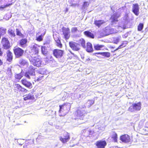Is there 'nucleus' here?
Returning a JSON list of instances; mask_svg holds the SVG:
<instances>
[{
    "instance_id": "e433bc0d",
    "label": "nucleus",
    "mask_w": 148,
    "mask_h": 148,
    "mask_svg": "<svg viewBox=\"0 0 148 148\" xmlns=\"http://www.w3.org/2000/svg\"><path fill=\"white\" fill-rule=\"evenodd\" d=\"M19 64L21 65L22 66H24L26 65H28V63L27 62L23 60H21L19 62Z\"/></svg>"
},
{
    "instance_id": "864d4df0",
    "label": "nucleus",
    "mask_w": 148,
    "mask_h": 148,
    "mask_svg": "<svg viewBox=\"0 0 148 148\" xmlns=\"http://www.w3.org/2000/svg\"><path fill=\"white\" fill-rule=\"evenodd\" d=\"M68 11V9L67 8L66 9V12H67Z\"/></svg>"
},
{
    "instance_id": "dca6fc26",
    "label": "nucleus",
    "mask_w": 148,
    "mask_h": 148,
    "mask_svg": "<svg viewBox=\"0 0 148 148\" xmlns=\"http://www.w3.org/2000/svg\"><path fill=\"white\" fill-rule=\"evenodd\" d=\"M38 47H40V46H37L36 45L33 46L31 50L32 52V56L33 55V56H35V55H38L39 52V49Z\"/></svg>"
},
{
    "instance_id": "0eeeda50",
    "label": "nucleus",
    "mask_w": 148,
    "mask_h": 148,
    "mask_svg": "<svg viewBox=\"0 0 148 148\" xmlns=\"http://www.w3.org/2000/svg\"><path fill=\"white\" fill-rule=\"evenodd\" d=\"M13 51L16 58H19L23 56L24 53V51L19 47L14 48Z\"/></svg>"
},
{
    "instance_id": "6e6552de",
    "label": "nucleus",
    "mask_w": 148,
    "mask_h": 148,
    "mask_svg": "<svg viewBox=\"0 0 148 148\" xmlns=\"http://www.w3.org/2000/svg\"><path fill=\"white\" fill-rule=\"evenodd\" d=\"M14 90L15 92L17 93L20 92H26L27 91L26 89L18 84H15Z\"/></svg>"
},
{
    "instance_id": "a878e982",
    "label": "nucleus",
    "mask_w": 148,
    "mask_h": 148,
    "mask_svg": "<svg viewBox=\"0 0 148 148\" xmlns=\"http://www.w3.org/2000/svg\"><path fill=\"white\" fill-rule=\"evenodd\" d=\"M84 34L87 36L92 38H94V34L89 31H85L84 32Z\"/></svg>"
},
{
    "instance_id": "4be33fe9",
    "label": "nucleus",
    "mask_w": 148,
    "mask_h": 148,
    "mask_svg": "<svg viewBox=\"0 0 148 148\" xmlns=\"http://www.w3.org/2000/svg\"><path fill=\"white\" fill-rule=\"evenodd\" d=\"M54 39L56 43V45L59 48H62V44L59 38L54 37Z\"/></svg>"
},
{
    "instance_id": "bb28decb",
    "label": "nucleus",
    "mask_w": 148,
    "mask_h": 148,
    "mask_svg": "<svg viewBox=\"0 0 148 148\" xmlns=\"http://www.w3.org/2000/svg\"><path fill=\"white\" fill-rule=\"evenodd\" d=\"M104 47V46L103 45H100L99 44L95 45L94 46L95 49L97 51L101 50Z\"/></svg>"
},
{
    "instance_id": "412c9836",
    "label": "nucleus",
    "mask_w": 148,
    "mask_h": 148,
    "mask_svg": "<svg viewBox=\"0 0 148 148\" xmlns=\"http://www.w3.org/2000/svg\"><path fill=\"white\" fill-rule=\"evenodd\" d=\"M86 48V51L88 52H91L93 51L92 44L90 42H88L87 43Z\"/></svg>"
},
{
    "instance_id": "20e7f679",
    "label": "nucleus",
    "mask_w": 148,
    "mask_h": 148,
    "mask_svg": "<svg viewBox=\"0 0 148 148\" xmlns=\"http://www.w3.org/2000/svg\"><path fill=\"white\" fill-rule=\"evenodd\" d=\"M1 44L3 49L7 50L10 49L11 46L8 38L4 37L2 38L1 41Z\"/></svg>"
},
{
    "instance_id": "6e6d98bb",
    "label": "nucleus",
    "mask_w": 148,
    "mask_h": 148,
    "mask_svg": "<svg viewBox=\"0 0 148 148\" xmlns=\"http://www.w3.org/2000/svg\"><path fill=\"white\" fill-rule=\"evenodd\" d=\"M82 115H83V114L82 113L80 115H81V116H82Z\"/></svg>"
},
{
    "instance_id": "5701e85b",
    "label": "nucleus",
    "mask_w": 148,
    "mask_h": 148,
    "mask_svg": "<svg viewBox=\"0 0 148 148\" xmlns=\"http://www.w3.org/2000/svg\"><path fill=\"white\" fill-rule=\"evenodd\" d=\"M34 71V69H33V71L32 72H31L30 71H28L27 72H26L25 73L24 76L28 79H30V77L29 76V75H32L35 73Z\"/></svg>"
},
{
    "instance_id": "9d476101",
    "label": "nucleus",
    "mask_w": 148,
    "mask_h": 148,
    "mask_svg": "<svg viewBox=\"0 0 148 148\" xmlns=\"http://www.w3.org/2000/svg\"><path fill=\"white\" fill-rule=\"evenodd\" d=\"M120 139L122 142L125 143H129L131 140L130 137L126 134L121 135L120 137Z\"/></svg>"
},
{
    "instance_id": "37998d69",
    "label": "nucleus",
    "mask_w": 148,
    "mask_h": 148,
    "mask_svg": "<svg viewBox=\"0 0 148 148\" xmlns=\"http://www.w3.org/2000/svg\"><path fill=\"white\" fill-rule=\"evenodd\" d=\"M89 5V4L87 2L85 1L84 2L83 6L84 7H87Z\"/></svg>"
},
{
    "instance_id": "423d86ee",
    "label": "nucleus",
    "mask_w": 148,
    "mask_h": 148,
    "mask_svg": "<svg viewBox=\"0 0 148 148\" xmlns=\"http://www.w3.org/2000/svg\"><path fill=\"white\" fill-rule=\"evenodd\" d=\"M69 44V47L74 51H78L81 49L79 44L75 42L70 41Z\"/></svg>"
},
{
    "instance_id": "09e8293b",
    "label": "nucleus",
    "mask_w": 148,
    "mask_h": 148,
    "mask_svg": "<svg viewBox=\"0 0 148 148\" xmlns=\"http://www.w3.org/2000/svg\"><path fill=\"white\" fill-rule=\"evenodd\" d=\"M111 33L110 32H108L106 34V35H109Z\"/></svg>"
},
{
    "instance_id": "f3484780",
    "label": "nucleus",
    "mask_w": 148,
    "mask_h": 148,
    "mask_svg": "<svg viewBox=\"0 0 148 148\" xmlns=\"http://www.w3.org/2000/svg\"><path fill=\"white\" fill-rule=\"evenodd\" d=\"M105 23V22L103 20H95L94 21V25L98 28Z\"/></svg>"
},
{
    "instance_id": "473e14b6",
    "label": "nucleus",
    "mask_w": 148,
    "mask_h": 148,
    "mask_svg": "<svg viewBox=\"0 0 148 148\" xmlns=\"http://www.w3.org/2000/svg\"><path fill=\"white\" fill-rule=\"evenodd\" d=\"M6 29L2 27H0V36H3L6 33Z\"/></svg>"
},
{
    "instance_id": "393cba45",
    "label": "nucleus",
    "mask_w": 148,
    "mask_h": 148,
    "mask_svg": "<svg viewBox=\"0 0 148 148\" xmlns=\"http://www.w3.org/2000/svg\"><path fill=\"white\" fill-rule=\"evenodd\" d=\"M117 134L115 132H112L111 138L113 139V140L114 142H117Z\"/></svg>"
},
{
    "instance_id": "aec40b11",
    "label": "nucleus",
    "mask_w": 148,
    "mask_h": 148,
    "mask_svg": "<svg viewBox=\"0 0 148 148\" xmlns=\"http://www.w3.org/2000/svg\"><path fill=\"white\" fill-rule=\"evenodd\" d=\"M127 43L128 42L127 41H123L122 43L118 47V48L116 49L114 51H111V52L113 53L119 49H121L125 47L127 44Z\"/></svg>"
},
{
    "instance_id": "603ef678",
    "label": "nucleus",
    "mask_w": 148,
    "mask_h": 148,
    "mask_svg": "<svg viewBox=\"0 0 148 148\" xmlns=\"http://www.w3.org/2000/svg\"><path fill=\"white\" fill-rule=\"evenodd\" d=\"M50 58H53V57L51 56H50Z\"/></svg>"
},
{
    "instance_id": "58836bf2",
    "label": "nucleus",
    "mask_w": 148,
    "mask_h": 148,
    "mask_svg": "<svg viewBox=\"0 0 148 148\" xmlns=\"http://www.w3.org/2000/svg\"><path fill=\"white\" fill-rule=\"evenodd\" d=\"M78 31V29L76 27H73L71 28V32L73 33H74Z\"/></svg>"
},
{
    "instance_id": "a19ab883",
    "label": "nucleus",
    "mask_w": 148,
    "mask_h": 148,
    "mask_svg": "<svg viewBox=\"0 0 148 148\" xmlns=\"http://www.w3.org/2000/svg\"><path fill=\"white\" fill-rule=\"evenodd\" d=\"M44 77L43 76H42L41 77H39L37 78L36 79V81L38 82L39 81H41L42 80V78Z\"/></svg>"
},
{
    "instance_id": "cd10ccee",
    "label": "nucleus",
    "mask_w": 148,
    "mask_h": 148,
    "mask_svg": "<svg viewBox=\"0 0 148 148\" xmlns=\"http://www.w3.org/2000/svg\"><path fill=\"white\" fill-rule=\"evenodd\" d=\"M8 32L11 37H14L16 36L14 30L12 29H9L8 30Z\"/></svg>"
},
{
    "instance_id": "ddd939ff",
    "label": "nucleus",
    "mask_w": 148,
    "mask_h": 148,
    "mask_svg": "<svg viewBox=\"0 0 148 148\" xmlns=\"http://www.w3.org/2000/svg\"><path fill=\"white\" fill-rule=\"evenodd\" d=\"M21 82L23 85L29 88H32L33 87L32 83L26 79H22L21 80Z\"/></svg>"
},
{
    "instance_id": "79ce46f5",
    "label": "nucleus",
    "mask_w": 148,
    "mask_h": 148,
    "mask_svg": "<svg viewBox=\"0 0 148 148\" xmlns=\"http://www.w3.org/2000/svg\"><path fill=\"white\" fill-rule=\"evenodd\" d=\"M119 38H116L115 40H114V43L116 44H117L119 42Z\"/></svg>"
},
{
    "instance_id": "39448f33",
    "label": "nucleus",
    "mask_w": 148,
    "mask_h": 148,
    "mask_svg": "<svg viewBox=\"0 0 148 148\" xmlns=\"http://www.w3.org/2000/svg\"><path fill=\"white\" fill-rule=\"evenodd\" d=\"M64 38L66 41L68 40L71 36L70 29L69 27H63L62 28Z\"/></svg>"
},
{
    "instance_id": "2f4dec72",
    "label": "nucleus",
    "mask_w": 148,
    "mask_h": 148,
    "mask_svg": "<svg viewBox=\"0 0 148 148\" xmlns=\"http://www.w3.org/2000/svg\"><path fill=\"white\" fill-rule=\"evenodd\" d=\"M94 101L93 100H88L87 101L86 104L88 107L89 108L94 103Z\"/></svg>"
},
{
    "instance_id": "2eb2a0df",
    "label": "nucleus",
    "mask_w": 148,
    "mask_h": 148,
    "mask_svg": "<svg viewBox=\"0 0 148 148\" xmlns=\"http://www.w3.org/2000/svg\"><path fill=\"white\" fill-rule=\"evenodd\" d=\"M132 12L136 16H138L139 14V5L138 3H136L133 5Z\"/></svg>"
},
{
    "instance_id": "c756f323",
    "label": "nucleus",
    "mask_w": 148,
    "mask_h": 148,
    "mask_svg": "<svg viewBox=\"0 0 148 148\" xmlns=\"http://www.w3.org/2000/svg\"><path fill=\"white\" fill-rule=\"evenodd\" d=\"M41 53L43 55L46 56L47 53V51L45 46H42L41 48Z\"/></svg>"
},
{
    "instance_id": "b1692460",
    "label": "nucleus",
    "mask_w": 148,
    "mask_h": 148,
    "mask_svg": "<svg viewBox=\"0 0 148 148\" xmlns=\"http://www.w3.org/2000/svg\"><path fill=\"white\" fill-rule=\"evenodd\" d=\"M95 54L101 55L103 56L106 58H109L110 57L111 54L109 52H97L95 53Z\"/></svg>"
},
{
    "instance_id": "4c0bfd02",
    "label": "nucleus",
    "mask_w": 148,
    "mask_h": 148,
    "mask_svg": "<svg viewBox=\"0 0 148 148\" xmlns=\"http://www.w3.org/2000/svg\"><path fill=\"white\" fill-rule=\"evenodd\" d=\"M111 19L112 20V22H117L118 21L117 17L116 15L112 16L111 17Z\"/></svg>"
},
{
    "instance_id": "3c124183",
    "label": "nucleus",
    "mask_w": 148,
    "mask_h": 148,
    "mask_svg": "<svg viewBox=\"0 0 148 148\" xmlns=\"http://www.w3.org/2000/svg\"><path fill=\"white\" fill-rule=\"evenodd\" d=\"M86 60H87L88 61H89L90 60V59H87Z\"/></svg>"
},
{
    "instance_id": "f8f14e48",
    "label": "nucleus",
    "mask_w": 148,
    "mask_h": 148,
    "mask_svg": "<svg viewBox=\"0 0 148 148\" xmlns=\"http://www.w3.org/2000/svg\"><path fill=\"white\" fill-rule=\"evenodd\" d=\"M107 144V143L105 140H98L95 143L97 148H105Z\"/></svg>"
},
{
    "instance_id": "f03ea898",
    "label": "nucleus",
    "mask_w": 148,
    "mask_h": 148,
    "mask_svg": "<svg viewBox=\"0 0 148 148\" xmlns=\"http://www.w3.org/2000/svg\"><path fill=\"white\" fill-rule=\"evenodd\" d=\"M60 109L59 112L61 116H64L66 115L69 112L70 107L67 103H64L62 105L59 106Z\"/></svg>"
},
{
    "instance_id": "4468645a",
    "label": "nucleus",
    "mask_w": 148,
    "mask_h": 148,
    "mask_svg": "<svg viewBox=\"0 0 148 148\" xmlns=\"http://www.w3.org/2000/svg\"><path fill=\"white\" fill-rule=\"evenodd\" d=\"M6 61L11 62L13 59V55L12 52L10 50H8L6 52Z\"/></svg>"
},
{
    "instance_id": "9b49d317",
    "label": "nucleus",
    "mask_w": 148,
    "mask_h": 148,
    "mask_svg": "<svg viewBox=\"0 0 148 148\" xmlns=\"http://www.w3.org/2000/svg\"><path fill=\"white\" fill-rule=\"evenodd\" d=\"M70 139L69 134L67 132H65L63 134V137H60V140L63 143H64L68 141Z\"/></svg>"
},
{
    "instance_id": "f257e3e1",
    "label": "nucleus",
    "mask_w": 148,
    "mask_h": 148,
    "mask_svg": "<svg viewBox=\"0 0 148 148\" xmlns=\"http://www.w3.org/2000/svg\"><path fill=\"white\" fill-rule=\"evenodd\" d=\"M41 58L39 55L31 56L29 58V60L31 63L34 66L39 67L42 64Z\"/></svg>"
},
{
    "instance_id": "c03bdc74",
    "label": "nucleus",
    "mask_w": 148,
    "mask_h": 148,
    "mask_svg": "<svg viewBox=\"0 0 148 148\" xmlns=\"http://www.w3.org/2000/svg\"><path fill=\"white\" fill-rule=\"evenodd\" d=\"M12 3H10V4H6L5 5H4L3 6H1V8H4L8 7L9 6L11 5H12Z\"/></svg>"
},
{
    "instance_id": "f704fd0d",
    "label": "nucleus",
    "mask_w": 148,
    "mask_h": 148,
    "mask_svg": "<svg viewBox=\"0 0 148 148\" xmlns=\"http://www.w3.org/2000/svg\"><path fill=\"white\" fill-rule=\"evenodd\" d=\"M16 34L17 35L19 36L22 38H23L24 36V35L18 29H16Z\"/></svg>"
},
{
    "instance_id": "8fccbe9b",
    "label": "nucleus",
    "mask_w": 148,
    "mask_h": 148,
    "mask_svg": "<svg viewBox=\"0 0 148 148\" xmlns=\"http://www.w3.org/2000/svg\"><path fill=\"white\" fill-rule=\"evenodd\" d=\"M114 47H113V46H110V48H114Z\"/></svg>"
},
{
    "instance_id": "a211bd4d",
    "label": "nucleus",
    "mask_w": 148,
    "mask_h": 148,
    "mask_svg": "<svg viewBox=\"0 0 148 148\" xmlns=\"http://www.w3.org/2000/svg\"><path fill=\"white\" fill-rule=\"evenodd\" d=\"M27 40V38H23L21 39L19 42V45L22 47L26 46Z\"/></svg>"
},
{
    "instance_id": "1a4fd4ad",
    "label": "nucleus",
    "mask_w": 148,
    "mask_h": 148,
    "mask_svg": "<svg viewBox=\"0 0 148 148\" xmlns=\"http://www.w3.org/2000/svg\"><path fill=\"white\" fill-rule=\"evenodd\" d=\"M54 56L56 58H61L64 54V51L58 49H55L53 51Z\"/></svg>"
},
{
    "instance_id": "de8ad7c7",
    "label": "nucleus",
    "mask_w": 148,
    "mask_h": 148,
    "mask_svg": "<svg viewBox=\"0 0 148 148\" xmlns=\"http://www.w3.org/2000/svg\"><path fill=\"white\" fill-rule=\"evenodd\" d=\"M109 30V29H106L104 31V32L105 33V32H107L108 31V30Z\"/></svg>"
},
{
    "instance_id": "ea45409f",
    "label": "nucleus",
    "mask_w": 148,
    "mask_h": 148,
    "mask_svg": "<svg viewBox=\"0 0 148 148\" xmlns=\"http://www.w3.org/2000/svg\"><path fill=\"white\" fill-rule=\"evenodd\" d=\"M36 40L39 42H40L42 40V36L41 35L39 36L36 38Z\"/></svg>"
},
{
    "instance_id": "7ed1b4c3",
    "label": "nucleus",
    "mask_w": 148,
    "mask_h": 148,
    "mask_svg": "<svg viewBox=\"0 0 148 148\" xmlns=\"http://www.w3.org/2000/svg\"><path fill=\"white\" fill-rule=\"evenodd\" d=\"M141 103L140 101L137 103H133L128 108V110L131 112L139 111L141 109Z\"/></svg>"
},
{
    "instance_id": "c85d7f7f",
    "label": "nucleus",
    "mask_w": 148,
    "mask_h": 148,
    "mask_svg": "<svg viewBox=\"0 0 148 148\" xmlns=\"http://www.w3.org/2000/svg\"><path fill=\"white\" fill-rule=\"evenodd\" d=\"M6 76L7 77L10 78L11 77L12 75V70L11 68H8L6 70Z\"/></svg>"
},
{
    "instance_id": "c9c22d12",
    "label": "nucleus",
    "mask_w": 148,
    "mask_h": 148,
    "mask_svg": "<svg viewBox=\"0 0 148 148\" xmlns=\"http://www.w3.org/2000/svg\"><path fill=\"white\" fill-rule=\"evenodd\" d=\"M144 27L143 23H140L139 24L137 27V30L138 31H141L143 29Z\"/></svg>"
},
{
    "instance_id": "a18cd8bd",
    "label": "nucleus",
    "mask_w": 148,
    "mask_h": 148,
    "mask_svg": "<svg viewBox=\"0 0 148 148\" xmlns=\"http://www.w3.org/2000/svg\"><path fill=\"white\" fill-rule=\"evenodd\" d=\"M3 52L1 48L0 47V57L2 56L3 55Z\"/></svg>"
},
{
    "instance_id": "49530a36",
    "label": "nucleus",
    "mask_w": 148,
    "mask_h": 148,
    "mask_svg": "<svg viewBox=\"0 0 148 148\" xmlns=\"http://www.w3.org/2000/svg\"><path fill=\"white\" fill-rule=\"evenodd\" d=\"M3 64V62L2 60L0 58V66L2 65Z\"/></svg>"
},
{
    "instance_id": "7c9ffc66",
    "label": "nucleus",
    "mask_w": 148,
    "mask_h": 148,
    "mask_svg": "<svg viewBox=\"0 0 148 148\" xmlns=\"http://www.w3.org/2000/svg\"><path fill=\"white\" fill-rule=\"evenodd\" d=\"M79 44H80L84 48H86L85 41L84 39L83 38L80 39L79 40Z\"/></svg>"
},
{
    "instance_id": "72a5a7b5",
    "label": "nucleus",
    "mask_w": 148,
    "mask_h": 148,
    "mask_svg": "<svg viewBox=\"0 0 148 148\" xmlns=\"http://www.w3.org/2000/svg\"><path fill=\"white\" fill-rule=\"evenodd\" d=\"M23 76L22 74L19 73L15 75L14 77L16 79L19 80L23 77Z\"/></svg>"
},
{
    "instance_id": "6ab92c4d",
    "label": "nucleus",
    "mask_w": 148,
    "mask_h": 148,
    "mask_svg": "<svg viewBox=\"0 0 148 148\" xmlns=\"http://www.w3.org/2000/svg\"><path fill=\"white\" fill-rule=\"evenodd\" d=\"M25 97L23 98V99L25 101L29 100H33L35 99V97L33 95H32L30 93L26 94L23 96Z\"/></svg>"
},
{
    "instance_id": "5fc2aeb1",
    "label": "nucleus",
    "mask_w": 148,
    "mask_h": 148,
    "mask_svg": "<svg viewBox=\"0 0 148 148\" xmlns=\"http://www.w3.org/2000/svg\"><path fill=\"white\" fill-rule=\"evenodd\" d=\"M79 112H80V111L78 110L77 111L78 113Z\"/></svg>"
}]
</instances>
